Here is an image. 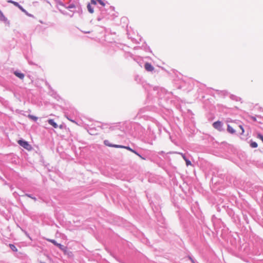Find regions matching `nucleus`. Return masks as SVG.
<instances>
[{"instance_id":"nucleus-1","label":"nucleus","mask_w":263,"mask_h":263,"mask_svg":"<svg viewBox=\"0 0 263 263\" xmlns=\"http://www.w3.org/2000/svg\"><path fill=\"white\" fill-rule=\"evenodd\" d=\"M106 142H107V141H104V144L109 147H115V148H122L126 149L130 151L131 152L135 154L136 155H138L141 159H144V158L143 157H142L140 154H139L135 150L133 149L129 146H123V145H117V144H108L106 143Z\"/></svg>"},{"instance_id":"nucleus-2","label":"nucleus","mask_w":263,"mask_h":263,"mask_svg":"<svg viewBox=\"0 0 263 263\" xmlns=\"http://www.w3.org/2000/svg\"><path fill=\"white\" fill-rule=\"evenodd\" d=\"M17 142L21 146L28 151L32 149V146L28 143V142L22 140H19Z\"/></svg>"},{"instance_id":"nucleus-3","label":"nucleus","mask_w":263,"mask_h":263,"mask_svg":"<svg viewBox=\"0 0 263 263\" xmlns=\"http://www.w3.org/2000/svg\"><path fill=\"white\" fill-rule=\"evenodd\" d=\"M222 123L221 121H217L215 122L213 124V126L214 128L217 129L219 131H221Z\"/></svg>"},{"instance_id":"nucleus-4","label":"nucleus","mask_w":263,"mask_h":263,"mask_svg":"<svg viewBox=\"0 0 263 263\" xmlns=\"http://www.w3.org/2000/svg\"><path fill=\"white\" fill-rule=\"evenodd\" d=\"M175 153H177V152H176ZM177 154L181 155V156L182 157L183 159L185 160L186 165L187 166L192 165L191 162L186 158V157L184 154L181 153H177Z\"/></svg>"},{"instance_id":"nucleus-5","label":"nucleus","mask_w":263,"mask_h":263,"mask_svg":"<svg viewBox=\"0 0 263 263\" xmlns=\"http://www.w3.org/2000/svg\"><path fill=\"white\" fill-rule=\"evenodd\" d=\"M145 69L148 71H152L154 70V67L149 63H146L144 65Z\"/></svg>"},{"instance_id":"nucleus-6","label":"nucleus","mask_w":263,"mask_h":263,"mask_svg":"<svg viewBox=\"0 0 263 263\" xmlns=\"http://www.w3.org/2000/svg\"><path fill=\"white\" fill-rule=\"evenodd\" d=\"M14 74H15V76L16 77H17V78H18L19 79H20L21 80L24 79V78L25 77V75L24 73L20 72L19 71H14Z\"/></svg>"},{"instance_id":"nucleus-7","label":"nucleus","mask_w":263,"mask_h":263,"mask_svg":"<svg viewBox=\"0 0 263 263\" xmlns=\"http://www.w3.org/2000/svg\"><path fill=\"white\" fill-rule=\"evenodd\" d=\"M48 122L50 125H52L55 128H57L58 126L57 124L54 121L53 119H49L48 120Z\"/></svg>"},{"instance_id":"nucleus-8","label":"nucleus","mask_w":263,"mask_h":263,"mask_svg":"<svg viewBox=\"0 0 263 263\" xmlns=\"http://www.w3.org/2000/svg\"><path fill=\"white\" fill-rule=\"evenodd\" d=\"M227 130L229 133L232 134H233L235 133V130L234 129V128L229 124L227 126Z\"/></svg>"},{"instance_id":"nucleus-9","label":"nucleus","mask_w":263,"mask_h":263,"mask_svg":"<svg viewBox=\"0 0 263 263\" xmlns=\"http://www.w3.org/2000/svg\"><path fill=\"white\" fill-rule=\"evenodd\" d=\"M57 247H59V248L62 251H63L65 253L66 252L67 247H64V246L61 245L60 243H59Z\"/></svg>"},{"instance_id":"nucleus-10","label":"nucleus","mask_w":263,"mask_h":263,"mask_svg":"<svg viewBox=\"0 0 263 263\" xmlns=\"http://www.w3.org/2000/svg\"><path fill=\"white\" fill-rule=\"evenodd\" d=\"M87 9L90 13H92L93 12V8L92 7L90 4H88L87 5Z\"/></svg>"},{"instance_id":"nucleus-11","label":"nucleus","mask_w":263,"mask_h":263,"mask_svg":"<svg viewBox=\"0 0 263 263\" xmlns=\"http://www.w3.org/2000/svg\"><path fill=\"white\" fill-rule=\"evenodd\" d=\"M9 247L11 248V249L14 252H17V249L15 247V246L14 245L12 244H9Z\"/></svg>"},{"instance_id":"nucleus-12","label":"nucleus","mask_w":263,"mask_h":263,"mask_svg":"<svg viewBox=\"0 0 263 263\" xmlns=\"http://www.w3.org/2000/svg\"><path fill=\"white\" fill-rule=\"evenodd\" d=\"M28 118H30V119L31 120H33L34 121H36L37 120V117H35V116H34L33 115H29L28 116Z\"/></svg>"},{"instance_id":"nucleus-13","label":"nucleus","mask_w":263,"mask_h":263,"mask_svg":"<svg viewBox=\"0 0 263 263\" xmlns=\"http://www.w3.org/2000/svg\"><path fill=\"white\" fill-rule=\"evenodd\" d=\"M47 240L48 241L52 243L53 244H54L56 246H58V245L59 244V243L57 242L56 241L53 240V239H47Z\"/></svg>"},{"instance_id":"nucleus-14","label":"nucleus","mask_w":263,"mask_h":263,"mask_svg":"<svg viewBox=\"0 0 263 263\" xmlns=\"http://www.w3.org/2000/svg\"><path fill=\"white\" fill-rule=\"evenodd\" d=\"M0 20L3 21H6L7 19L3 14V13L0 11Z\"/></svg>"},{"instance_id":"nucleus-15","label":"nucleus","mask_w":263,"mask_h":263,"mask_svg":"<svg viewBox=\"0 0 263 263\" xmlns=\"http://www.w3.org/2000/svg\"><path fill=\"white\" fill-rule=\"evenodd\" d=\"M250 146L252 147V148H256L257 147L258 145L257 144L256 142H252L250 144Z\"/></svg>"},{"instance_id":"nucleus-16","label":"nucleus","mask_w":263,"mask_h":263,"mask_svg":"<svg viewBox=\"0 0 263 263\" xmlns=\"http://www.w3.org/2000/svg\"><path fill=\"white\" fill-rule=\"evenodd\" d=\"M97 0L95 1V0H91L90 1V3L89 4H90L91 5H96L97 4Z\"/></svg>"},{"instance_id":"nucleus-17","label":"nucleus","mask_w":263,"mask_h":263,"mask_svg":"<svg viewBox=\"0 0 263 263\" xmlns=\"http://www.w3.org/2000/svg\"><path fill=\"white\" fill-rule=\"evenodd\" d=\"M239 128H240L241 129V133H240V134H241V135L243 134V133H244V132H245V130H244V129H243V128L242 126V125H239Z\"/></svg>"},{"instance_id":"nucleus-18","label":"nucleus","mask_w":263,"mask_h":263,"mask_svg":"<svg viewBox=\"0 0 263 263\" xmlns=\"http://www.w3.org/2000/svg\"><path fill=\"white\" fill-rule=\"evenodd\" d=\"M97 1L99 3V4H100L103 6H105V3L103 2H102L101 0H97Z\"/></svg>"},{"instance_id":"nucleus-19","label":"nucleus","mask_w":263,"mask_h":263,"mask_svg":"<svg viewBox=\"0 0 263 263\" xmlns=\"http://www.w3.org/2000/svg\"><path fill=\"white\" fill-rule=\"evenodd\" d=\"M17 7H18L23 12H25V9L21 5H18V6H17Z\"/></svg>"},{"instance_id":"nucleus-20","label":"nucleus","mask_w":263,"mask_h":263,"mask_svg":"<svg viewBox=\"0 0 263 263\" xmlns=\"http://www.w3.org/2000/svg\"><path fill=\"white\" fill-rule=\"evenodd\" d=\"M250 118L252 119L254 121H256V118L255 117L253 116H250Z\"/></svg>"},{"instance_id":"nucleus-21","label":"nucleus","mask_w":263,"mask_h":263,"mask_svg":"<svg viewBox=\"0 0 263 263\" xmlns=\"http://www.w3.org/2000/svg\"><path fill=\"white\" fill-rule=\"evenodd\" d=\"M14 6H15L16 7H17L18 6V3L17 2H14L13 3V4Z\"/></svg>"},{"instance_id":"nucleus-22","label":"nucleus","mask_w":263,"mask_h":263,"mask_svg":"<svg viewBox=\"0 0 263 263\" xmlns=\"http://www.w3.org/2000/svg\"><path fill=\"white\" fill-rule=\"evenodd\" d=\"M107 123L104 124H103V125H102L101 126H100V128H101L102 129H104V126H107Z\"/></svg>"},{"instance_id":"nucleus-23","label":"nucleus","mask_w":263,"mask_h":263,"mask_svg":"<svg viewBox=\"0 0 263 263\" xmlns=\"http://www.w3.org/2000/svg\"><path fill=\"white\" fill-rule=\"evenodd\" d=\"M67 119H68L69 121H70L71 122H73V123H74L75 124H77V123L75 121L72 120H71V119H69L68 118H67Z\"/></svg>"},{"instance_id":"nucleus-24","label":"nucleus","mask_w":263,"mask_h":263,"mask_svg":"<svg viewBox=\"0 0 263 263\" xmlns=\"http://www.w3.org/2000/svg\"><path fill=\"white\" fill-rule=\"evenodd\" d=\"M8 2L9 3H11V4H13V3L14 2V1H12V0H9L8 1Z\"/></svg>"},{"instance_id":"nucleus-25","label":"nucleus","mask_w":263,"mask_h":263,"mask_svg":"<svg viewBox=\"0 0 263 263\" xmlns=\"http://www.w3.org/2000/svg\"><path fill=\"white\" fill-rule=\"evenodd\" d=\"M25 196L31 198L32 196L29 194H26Z\"/></svg>"},{"instance_id":"nucleus-26","label":"nucleus","mask_w":263,"mask_h":263,"mask_svg":"<svg viewBox=\"0 0 263 263\" xmlns=\"http://www.w3.org/2000/svg\"><path fill=\"white\" fill-rule=\"evenodd\" d=\"M31 198H32V199H33L34 201H36V198H35V197H31Z\"/></svg>"},{"instance_id":"nucleus-27","label":"nucleus","mask_w":263,"mask_h":263,"mask_svg":"<svg viewBox=\"0 0 263 263\" xmlns=\"http://www.w3.org/2000/svg\"><path fill=\"white\" fill-rule=\"evenodd\" d=\"M109 129H110V130H113V129H114V128H113V127H112V126H110V127H109Z\"/></svg>"},{"instance_id":"nucleus-28","label":"nucleus","mask_w":263,"mask_h":263,"mask_svg":"<svg viewBox=\"0 0 263 263\" xmlns=\"http://www.w3.org/2000/svg\"><path fill=\"white\" fill-rule=\"evenodd\" d=\"M59 128H61V129L63 128V126L62 125H60L59 126Z\"/></svg>"},{"instance_id":"nucleus-29","label":"nucleus","mask_w":263,"mask_h":263,"mask_svg":"<svg viewBox=\"0 0 263 263\" xmlns=\"http://www.w3.org/2000/svg\"><path fill=\"white\" fill-rule=\"evenodd\" d=\"M106 141H107V142H106L107 144H110V143H109V142H108V141L107 140H106Z\"/></svg>"},{"instance_id":"nucleus-30","label":"nucleus","mask_w":263,"mask_h":263,"mask_svg":"<svg viewBox=\"0 0 263 263\" xmlns=\"http://www.w3.org/2000/svg\"><path fill=\"white\" fill-rule=\"evenodd\" d=\"M69 8H73V6H70L69 7Z\"/></svg>"},{"instance_id":"nucleus-31","label":"nucleus","mask_w":263,"mask_h":263,"mask_svg":"<svg viewBox=\"0 0 263 263\" xmlns=\"http://www.w3.org/2000/svg\"><path fill=\"white\" fill-rule=\"evenodd\" d=\"M40 263H45V262L41 261Z\"/></svg>"}]
</instances>
